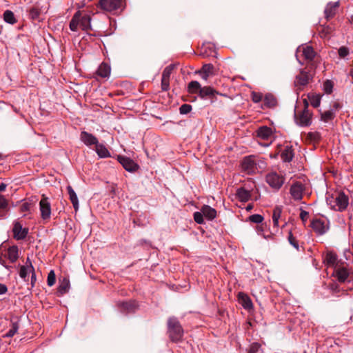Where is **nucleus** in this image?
<instances>
[{
  "instance_id": "f257e3e1",
  "label": "nucleus",
  "mask_w": 353,
  "mask_h": 353,
  "mask_svg": "<svg viewBox=\"0 0 353 353\" xmlns=\"http://www.w3.org/2000/svg\"><path fill=\"white\" fill-rule=\"evenodd\" d=\"M90 21V15L84 14L82 16L80 12H77L70 22V29L72 31H77L79 26L83 30H88L91 28Z\"/></svg>"
},
{
  "instance_id": "f03ea898",
  "label": "nucleus",
  "mask_w": 353,
  "mask_h": 353,
  "mask_svg": "<svg viewBox=\"0 0 353 353\" xmlns=\"http://www.w3.org/2000/svg\"><path fill=\"white\" fill-rule=\"evenodd\" d=\"M168 333L172 341L177 342L182 339L183 331L176 318H170L168 321Z\"/></svg>"
},
{
  "instance_id": "7ed1b4c3",
  "label": "nucleus",
  "mask_w": 353,
  "mask_h": 353,
  "mask_svg": "<svg viewBox=\"0 0 353 353\" xmlns=\"http://www.w3.org/2000/svg\"><path fill=\"white\" fill-rule=\"evenodd\" d=\"M99 8L103 11L117 13L124 8L123 0H100Z\"/></svg>"
},
{
  "instance_id": "20e7f679",
  "label": "nucleus",
  "mask_w": 353,
  "mask_h": 353,
  "mask_svg": "<svg viewBox=\"0 0 353 353\" xmlns=\"http://www.w3.org/2000/svg\"><path fill=\"white\" fill-rule=\"evenodd\" d=\"M305 109L300 113L295 114L296 122L301 126H307L311 124L312 114L307 110L308 102L307 99L303 101Z\"/></svg>"
},
{
  "instance_id": "39448f33",
  "label": "nucleus",
  "mask_w": 353,
  "mask_h": 353,
  "mask_svg": "<svg viewBox=\"0 0 353 353\" xmlns=\"http://www.w3.org/2000/svg\"><path fill=\"white\" fill-rule=\"evenodd\" d=\"M311 227L316 233L322 235L329 230V221L324 218L314 219L312 221Z\"/></svg>"
},
{
  "instance_id": "423d86ee",
  "label": "nucleus",
  "mask_w": 353,
  "mask_h": 353,
  "mask_svg": "<svg viewBox=\"0 0 353 353\" xmlns=\"http://www.w3.org/2000/svg\"><path fill=\"white\" fill-rule=\"evenodd\" d=\"M303 57L305 59L312 61L315 57V52L311 46L307 45H303L296 49V57L298 61L302 64L300 61V57Z\"/></svg>"
},
{
  "instance_id": "0eeeda50",
  "label": "nucleus",
  "mask_w": 353,
  "mask_h": 353,
  "mask_svg": "<svg viewBox=\"0 0 353 353\" xmlns=\"http://www.w3.org/2000/svg\"><path fill=\"white\" fill-rule=\"evenodd\" d=\"M241 168L246 174H253L258 171L256 158L253 156L245 157L241 162Z\"/></svg>"
},
{
  "instance_id": "6e6552de",
  "label": "nucleus",
  "mask_w": 353,
  "mask_h": 353,
  "mask_svg": "<svg viewBox=\"0 0 353 353\" xmlns=\"http://www.w3.org/2000/svg\"><path fill=\"white\" fill-rule=\"evenodd\" d=\"M333 274L341 283H352V286L349 288V290L353 289V278L350 275V272L345 268L338 267L335 268Z\"/></svg>"
},
{
  "instance_id": "1a4fd4ad",
  "label": "nucleus",
  "mask_w": 353,
  "mask_h": 353,
  "mask_svg": "<svg viewBox=\"0 0 353 353\" xmlns=\"http://www.w3.org/2000/svg\"><path fill=\"white\" fill-rule=\"evenodd\" d=\"M266 182L274 190H279L284 183V178L276 172H270L266 176Z\"/></svg>"
},
{
  "instance_id": "9d476101",
  "label": "nucleus",
  "mask_w": 353,
  "mask_h": 353,
  "mask_svg": "<svg viewBox=\"0 0 353 353\" xmlns=\"http://www.w3.org/2000/svg\"><path fill=\"white\" fill-rule=\"evenodd\" d=\"M39 208L41 212V218L44 220L50 218L51 215V205L48 201V198L43 196L39 202Z\"/></svg>"
},
{
  "instance_id": "9b49d317",
  "label": "nucleus",
  "mask_w": 353,
  "mask_h": 353,
  "mask_svg": "<svg viewBox=\"0 0 353 353\" xmlns=\"http://www.w3.org/2000/svg\"><path fill=\"white\" fill-rule=\"evenodd\" d=\"M117 159L124 169L128 172H135L139 169V165L128 157L118 156Z\"/></svg>"
},
{
  "instance_id": "f8f14e48",
  "label": "nucleus",
  "mask_w": 353,
  "mask_h": 353,
  "mask_svg": "<svg viewBox=\"0 0 353 353\" xmlns=\"http://www.w3.org/2000/svg\"><path fill=\"white\" fill-rule=\"evenodd\" d=\"M304 185L301 182L294 183L290 188V194L296 201H300L303 197Z\"/></svg>"
},
{
  "instance_id": "ddd939ff",
  "label": "nucleus",
  "mask_w": 353,
  "mask_h": 353,
  "mask_svg": "<svg viewBox=\"0 0 353 353\" xmlns=\"http://www.w3.org/2000/svg\"><path fill=\"white\" fill-rule=\"evenodd\" d=\"M312 78V75L308 74L307 72L304 70H301L296 77V80L294 81L295 86L297 87L298 89L301 90L302 87L306 85L310 79Z\"/></svg>"
},
{
  "instance_id": "4468645a",
  "label": "nucleus",
  "mask_w": 353,
  "mask_h": 353,
  "mask_svg": "<svg viewBox=\"0 0 353 353\" xmlns=\"http://www.w3.org/2000/svg\"><path fill=\"white\" fill-rule=\"evenodd\" d=\"M12 231L14 237L17 240L24 239L28 232V230L26 228H23L22 225L18 222L14 223Z\"/></svg>"
},
{
  "instance_id": "2eb2a0df",
  "label": "nucleus",
  "mask_w": 353,
  "mask_h": 353,
  "mask_svg": "<svg viewBox=\"0 0 353 353\" xmlns=\"http://www.w3.org/2000/svg\"><path fill=\"white\" fill-rule=\"evenodd\" d=\"M80 139L84 144H85L88 146L96 145L99 142L96 137L85 131H83L81 132Z\"/></svg>"
},
{
  "instance_id": "dca6fc26",
  "label": "nucleus",
  "mask_w": 353,
  "mask_h": 353,
  "mask_svg": "<svg viewBox=\"0 0 353 353\" xmlns=\"http://www.w3.org/2000/svg\"><path fill=\"white\" fill-rule=\"evenodd\" d=\"M335 202L338 210L342 211L348 205V197L343 192H339L335 198Z\"/></svg>"
},
{
  "instance_id": "f3484780",
  "label": "nucleus",
  "mask_w": 353,
  "mask_h": 353,
  "mask_svg": "<svg viewBox=\"0 0 353 353\" xmlns=\"http://www.w3.org/2000/svg\"><path fill=\"white\" fill-rule=\"evenodd\" d=\"M238 301L239 303L245 308V310H250L253 307L252 302L250 298L243 292H239L238 294Z\"/></svg>"
},
{
  "instance_id": "a211bd4d",
  "label": "nucleus",
  "mask_w": 353,
  "mask_h": 353,
  "mask_svg": "<svg viewBox=\"0 0 353 353\" xmlns=\"http://www.w3.org/2000/svg\"><path fill=\"white\" fill-rule=\"evenodd\" d=\"M324 263L329 267L334 268V269L338 268V259L335 253L332 252H328L325 258Z\"/></svg>"
},
{
  "instance_id": "6ab92c4d",
  "label": "nucleus",
  "mask_w": 353,
  "mask_h": 353,
  "mask_svg": "<svg viewBox=\"0 0 353 353\" xmlns=\"http://www.w3.org/2000/svg\"><path fill=\"white\" fill-rule=\"evenodd\" d=\"M257 136L263 140H269L272 137V130L267 126H262L257 130Z\"/></svg>"
},
{
  "instance_id": "aec40b11",
  "label": "nucleus",
  "mask_w": 353,
  "mask_h": 353,
  "mask_svg": "<svg viewBox=\"0 0 353 353\" xmlns=\"http://www.w3.org/2000/svg\"><path fill=\"white\" fill-rule=\"evenodd\" d=\"M34 271V268L30 262V259H28L26 263V265H23L20 268L19 275L24 280L26 279L28 275Z\"/></svg>"
},
{
  "instance_id": "412c9836",
  "label": "nucleus",
  "mask_w": 353,
  "mask_h": 353,
  "mask_svg": "<svg viewBox=\"0 0 353 353\" xmlns=\"http://www.w3.org/2000/svg\"><path fill=\"white\" fill-rule=\"evenodd\" d=\"M201 211L203 214L204 216L209 220H212L216 216V210L210 205H204L201 208Z\"/></svg>"
},
{
  "instance_id": "4be33fe9",
  "label": "nucleus",
  "mask_w": 353,
  "mask_h": 353,
  "mask_svg": "<svg viewBox=\"0 0 353 353\" xmlns=\"http://www.w3.org/2000/svg\"><path fill=\"white\" fill-rule=\"evenodd\" d=\"M281 157L285 162H290L294 157L292 146L287 145L281 152Z\"/></svg>"
},
{
  "instance_id": "5701e85b",
  "label": "nucleus",
  "mask_w": 353,
  "mask_h": 353,
  "mask_svg": "<svg viewBox=\"0 0 353 353\" xmlns=\"http://www.w3.org/2000/svg\"><path fill=\"white\" fill-rule=\"evenodd\" d=\"M111 69L110 66L105 63H102L97 71V74L103 78L108 77L110 74Z\"/></svg>"
},
{
  "instance_id": "b1692460",
  "label": "nucleus",
  "mask_w": 353,
  "mask_h": 353,
  "mask_svg": "<svg viewBox=\"0 0 353 353\" xmlns=\"http://www.w3.org/2000/svg\"><path fill=\"white\" fill-rule=\"evenodd\" d=\"M95 151L100 158H107L111 156L107 148L99 142L95 145Z\"/></svg>"
},
{
  "instance_id": "393cba45",
  "label": "nucleus",
  "mask_w": 353,
  "mask_h": 353,
  "mask_svg": "<svg viewBox=\"0 0 353 353\" xmlns=\"http://www.w3.org/2000/svg\"><path fill=\"white\" fill-rule=\"evenodd\" d=\"M19 257V249L16 245L10 247L7 250V258L12 263L15 262Z\"/></svg>"
},
{
  "instance_id": "a878e982",
  "label": "nucleus",
  "mask_w": 353,
  "mask_h": 353,
  "mask_svg": "<svg viewBox=\"0 0 353 353\" xmlns=\"http://www.w3.org/2000/svg\"><path fill=\"white\" fill-rule=\"evenodd\" d=\"M282 213V208L281 206H276L272 213V223L274 228H278L279 226V219Z\"/></svg>"
},
{
  "instance_id": "bb28decb",
  "label": "nucleus",
  "mask_w": 353,
  "mask_h": 353,
  "mask_svg": "<svg viewBox=\"0 0 353 353\" xmlns=\"http://www.w3.org/2000/svg\"><path fill=\"white\" fill-rule=\"evenodd\" d=\"M67 190L69 194L70 200L71 201L75 211H77L79 209V200L77 195L72 188L70 185L67 187Z\"/></svg>"
},
{
  "instance_id": "cd10ccee",
  "label": "nucleus",
  "mask_w": 353,
  "mask_h": 353,
  "mask_svg": "<svg viewBox=\"0 0 353 353\" xmlns=\"http://www.w3.org/2000/svg\"><path fill=\"white\" fill-rule=\"evenodd\" d=\"M8 212V201L3 195L0 194V219L6 216Z\"/></svg>"
},
{
  "instance_id": "c85d7f7f",
  "label": "nucleus",
  "mask_w": 353,
  "mask_h": 353,
  "mask_svg": "<svg viewBox=\"0 0 353 353\" xmlns=\"http://www.w3.org/2000/svg\"><path fill=\"white\" fill-rule=\"evenodd\" d=\"M236 195L238 199L242 202H246L250 198V192L243 188L237 189Z\"/></svg>"
},
{
  "instance_id": "c756f323",
  "label": "nucleus",
  "mask_w": 353,
  "mask_h": 353,
  "mask_svg": "<svg viewBox=\"0 0 353 353\" xmlns=\"http://www.w3.org/2000/svg\"><path fill=\"white\" fill-rule=\"evenodd\" d=\"M339 7V2L335 3H330L327 5L325 10V14L327 19L332 17L335 12L336 8Z\"/></svg>"
},
{
  "instance_id": "7c9ffc66",
  "label": "nucleus",
  "mask_w": 353,
  "mask_h": 353,
  "mask_svg": "<svg viewBox=\"0 0 353 353\" xmlns=\"http://www.w3.org/2000/svg\"><path fill=\"white\" fill-rule=\"evenodd\" d=\"M217 92H216L215 90H214L212 88L210 87V86H205V87H201V90H200V92L199 93V96L203 99V98H205L207 97H212V96H214L215 94H216Z\"/></svg>"
},
{
  "instance_id": "2f4dec72",
  "label": "nucleus",
  "mask_w": 353,
  "mask_h": 353,
  "mask_svg": "<svg viewBox=\"0 0 353 353\" xmlns=\"http://www.w3.org/2000/svg\"><path fill=\"white\" fill-rule=\"evenodd\" d=\"M123 312H130L137 307V304L134 301L130 302H123L120 305Z\"/></svg>"
},
{
  "instance_id": "473e14b6",
  "label": "nucleus",
  "mask_w": 353,
  "mask_h": 353,
  "mask_svg": "<svg viewBox=\"0 0 353 353\" xmlns=\"http://www.w3.org/2000/svg\"><path fill=\"white\" fill-rule=\"evenodd\" d=\"M307 98L311 103V105L314 108H317L319 106L321 103V95L316 94H309L307 95Z\"/></svg>"
},
{
  "instance_id": "72a5a7b5",
  "label": "nucleus",
  "mask_w": 353,
  "mask_h": 353,
  "mask_svg": "<svg viewBox=\"0 0 353 353\" xmlns=\"http://www.w3.org/2000/svg\"><path fill=\"white\" fill-rule=\"evenodd\" d=\"M188 92L192 94L199 93L201 88V84L196 81H192L188 84Z\"/></svg>"
},
{
  "instance_id": "f704fd0d",
  "label": "nucleus",
  "mask_w": 353,
  "mask_h": 353,
  "mask_svg": "<svg viewBox=\"0 0 353 353\" xmlns=\"http://www.w3.org/2000/svg\"><path fill=\"white\" fill-rule=\"evenodd\" d=\"M69 288L70 281L68 279L64 278L59 286L58 292L61 294H63L68 291Z\"/></svg>"
},
{
  "instance_id": "c9c22d12",
  "label": "nucleus",
  "mask_w": 353,
  "mask_h": 353,
  "mask_svg": "<svg viewBox=\"0 0 353 353\" xmlns=\"http://www.w3.org/2000/svg\"><path fill=\"white\" fill-rule=\"evenodd\" d=\"M3 19L6 23L14 24L16 23V19L14 13L10 10H6L3 13Z\"/></svg>"
},
{
  "instance_id": "e433bc0d",
  "label": "nucleus",
  "mask_w": 353,
  "mask_h": 353,
  "mask_svg": "<svg viewBox=\"0 0 353 353\" xmlns=\"http://www.w3.org/2000/svg\"><path fill=\"white\" fill-rule=\"evenodd\" d=\"M19 330V324L17 322L12 323V327L9 331L4 335V337H12Z\"/></svg>"
},
{
  "instance_id": "4c0bfd02",
  "label": "nucleus",
  "mask_w": 353,
  "mask_h": 353,
  "mask_svg": "<svg viewBox=\"0 0 353 353\" xmlns=\"http://www.w3.org/2000/svg\"><path fill=\"white\" fill-rule=\"evenodd\" d=\"M174 68V65H169L168 66L165 67L164 69L163 74H162V78L164 79H168L170 80V75Z\"/></svg>"
},
{
  "instance_id": "58836bf2",
  "label": "nucleus",
  "mask_w": 353,
  "mask_h": 353,
  "mask_svg": "<svg viewBox=\"0 0 353 353\" xmlns=\"http://www.w3.org/2000/svg\"><path fill=\"white\" fill-rule=\"evenodd\" d=\"M213 69H214L213 65H212L210 63L205 64L203 65L201 69L200 70H199L197 72H202V73L208 74H210L212 76V75H213Z\"/></svg>"
},
{
  "instance_id": "ea45409f",
  "label": "nucleus",
  "mask_w": 353,
  "mask_h": 353,
  "mask_svg": "<svg viewBox=\"0 0 353 353\" xmlns=\"http://www.w3.org/2000/svg\"><path fill=\"white\" fill-rule=\"evenodd\" d=\"M333 118L334 112L332 110L325 111L321 114V119L325 122H327L332 120Z\"/></svg>"
},
{
  "instance_id": "a19ab883",
  "label": "nucleus",
  "mask_w": 353,
  "mask_h": 353,
  "mask_svg": "<svg viewBox=\"0 0 353 353\" xmlns=\"http://www.w3.org/2000/svg\"><path fill=\"white\" fill-rule=\"evenodd\" d=\"M56 276L54 272L51 270L48 275L47 283L49 286H52L55 283Z\"/></svg>"
},
{
  "instance_id": "79ce46f5",
  "label": "nucleus",
  "mask_w": 353,
  "mask_h": 353,
  "mask_svg": "<svg viewBox=\"0 0 353 353\" xmlns=\"http://www.w3.org/2000/svg\"><path fill=\"white\" fill-rule=\"evenodd\" d=\"M289 243L297 250L299 249V243L296 238L293 236L292 232L289 233L288 236Z\"/></svg>"
},
{
  "instance_id": "37998d69",
  "label": "nucleus",
  "mask_w": 353,
  "mask_h": 353,
  "mask_svg": "<svg viewBox=\"0 0 353 353\" xmlns=\"http://www.w3.org/2000/svg\"><path fill=\"white\" fill-rule=\"evenodd\" d=\"M203 216H204V215L201 211L196 212L194 213V219L195 222H196L199 224L203 223V222H204Z\"/></svg>"
},
{
  "instance_id": "c03bdc74",
  "label": "nucleus",
  "mask_w": 353,
  "mask_h": 353,
  "mask_svg": "<svg viewBox=\"0 0 353 353\" xmlns=\"http://www.w3.org/2000/svg\"><path fill=\"white\" fill-rule=\"evenodd\" d=\"M32 206V203L31 201H25L23 203L20 207L21 211L22 212H27L30 211L31 208Z\"/></svg>"
},
{
  "instance_id": "a18cd8bd",
  "label": "nucleus",
  "mask_w": 353,
  "mask_h": 353,
  "mask_svg": "<svg viewBox=\"0 0 353 353\" xmlns=\"http://www.w3.org/2000/svg\"><path fill=\"white\" fill-rule=\"evenodd\" d=\"M249 220L255 223H261L263 221V217L258 214L251 215Z\"/></svg>"
},
{
  "instance_id": "49530a36",
  "label": "nucleus",
  "mask_w": 353,
  "mask_h": 353,
  "mask_svg": "<svg viewBox=\"0 0 353 353\" xmlns=\"http://www.w3.org/2000/svg\"><path fill=\"white\" fill-rule=\"evenodd\" d=\"M192 110V106L190 104H183L179 108L181 114H186Z\"/></svg>"
},
{
  "instance_id": "de8ad7c7",
  "label": "nucleus",
  "mask_w": 353,
  "mask_h": 353,
  "mask_svg": "<svg viewBox=\"0 0 353 353\" xmlns=\"http://www.w3.org/2000/svg\"><path fill=\"white\" fill-rule=\"evenodd\" d=\"M39 11L36 8H32L30 10L29 16L32 19H37L39 17Z\"/></svg>"
},
{
  "instance_id": "09e8293b",
  "label": "nucleus",
  "mask_w": 353,
  "mask_h": 353,
  "mask_svg": "<svg viewBox=\"0 0 353 353\" xmlns=\"http://www.w3.org/2000/svg\"><path fill=\"white\" fill-rule=\"evenodd\" d=\"M264 226L263 225H258L256 227V232L259 235L262 236L264 239H268L270 238V235L266 236L263 234Z\"/></svg>"
},
{
  "instance_id": "8fccbe9b",
  "label": "nucleus",
  "mask_w": 353,
  "mask_h": 353,
  "mask_svg": "<svg viewBox=\"0 0 353 353\" xmlns=\"http://www.w3.org/2000/svg\"><path fill=\"white\" fill-rule=\"evenodd\" d=\"M348 54H349V50L347 48L343 46L339 49V55L340 57L344 58Z\"/></svg>"
},
{
  "instance_id": "3c124183",
  "label": "nucleus",
  "mask_w": 353,
  "mask_h": 353,
  "mask_svg": "<svg viewBox=\"0 0 353 353\" xmlns=\"http://www.w3.org/2000/svg\"><path fill=\"white\" fill-rule=\"evenodd\" d=\"M161 88L163 91H167L170 88V80L161 79Z\"/></svg>"
},
{
  "instance_id": "603ef678",
  "label": "nucleus",
  "mask_w": 353,
  "mask_h": 353,
  "mask_svg": "<svg viewBox=\"0 0 353 353\" xmlns=\"http://www.w3.org/2000/svg\"><path fill=\"white\" fill-rule=\"evenodd\" d=\"M259 347L260 345L259 343H252L250 347L249 353H256V352H258Z\"/></svg>"
},
{
  "instance_id": "864d4df0",
  "label": "nucleus",
  "mask_w": 353,
  "mask_h": 353,
  "mask_svg": "<svg viewBox=\"0 0 353 353\" xmlns=\"http://www.w3.org/2000/svg\"><path fill=\"white\" fill-rule=\"evenodd\" d=\"M308 217V212L301 210L300 213V218L303 221V222L305 223Z\"/></svg>"
},
{
  "instance_id": "5fc2aeb1",
  "label": "nucleus",
  "mask_w": 353,
  "mask_h": 353,
  "mask_svg": "<svg viewBox=\"0 0 353 353\" xmlns=\"http://www.w3.org/2000/svg\"><path fill=\"white\" fill-rule=\"evenodd\" d=\"M324 88L327 93H330L332 89V85L330 81H327L324 84Z\"/></svg>"
},
{
  "instance_id": "6e6d98bb",
  "label": "nucleus",
  "mask_w": 353,
  "mask_h": 353,
  "mask_svg": "<svg viewBox=\"0 0 353 353\" xmlns=\"http://www.w3.org/2000/svg\"><path fill=\"white\" fill-rule=\"evenodd\" d=\"M330 290L333 292H339L341 290L339 289V287L338 286L337 284L336 283H333L330 285Z\"/></svg>"
},
{
  "instance_id": "4d7b16f0",
  "label": "nucleus",
  "mask_w": 353,
  "mask_h": 353,
  "mask_svg": "<svg viewBox=\"0 0 353 353\" xmlns=\"http://www.w3.org/2000/svg\"><path fill=\"white\" fill-rule=\"evenodd\" d=\"M8 288L6 285L0 283V295L4 294L7 292Z\"/></svg>"
},
{
  "instance_id": "13d9d810",
  "label": "nucleus",
  "mask_w": 353,
  "mask_h": 353,
  "mask_svg": "<svg viewBox=\"0 0 353 353\" xmlns=\"http://www.w3.org/2000/svg\"><path fill=\"white\" fill-rule=\"evenodd\" d=\"M198 73L201 75V78H202L203 80H205V81H207V80H208V77L211 76V75H210V74H205V73H202V72H198Z\"/></svg>"
},
{
  "instance_id": "bf43d9fd",
  "label": "nucleus",
  "mask_w": 353,
  "mask_h": 353,
  "mask_svg": "<svg viewBox=\"0 0 353 353\" xmlns=\"http://www.w3.org/2000/svg\"><path fill=\"white\" fill-rule=\"evenodd\" d=\"M32 273V276H31V283H32V285H34V283L36 281V275H35V273H34V270L33 272H31Z\"/></svg>"
},
{
  "instance_id": "052dcab7",
  "label": "nucleus",
  "mask_w": 353,
  "mask_h": 353,
  "mask_svg": "<svg viewBox=\"0 0 353 353\" xmlns=\"http://www.w3.org/2000/svg\"><path fill=\"white\" fill-rule=\"evenodd\" d=\"M276 103V101L273 97H271V100L268 102L270 106H274Z\"/></svg>"
},
{
  "instance_id": "680f3d73",
  "label": "nucleus",
  "mask_w": 353,
  "mask_h": 353,
  "mask_svg": "<svg viewBox=\"0 0 353 353\" xmlns=\"http://www.w3.org/2000/svg\"><path fill=\"white\" fill-rule=\"evenodd\" d=\"M6 187H7L6 184L1 183L0 184V192L4 191L6 188Z\"/></svg>"
},
{
  "instance_id": "e2e57ef3",
  "label": "nucleus",
  "mask_w": 353,
  "mask_h": 353,
  "mask_svg": "<svg viewBox=\"0 0 353 353\" xmlns=\"http://www.w3.org/2000/svg\"><path fill=\"white\" fill-rule=\"evenodd\" d=\"M252 208H253V205H252V204H249V205L246 207V210H247L248 211H250V210H251L252 209Z\"/></svg>"
},
{
  "instance_id": "0e129e2a",
  "label": "nucleus",
  "mask_w": 353,
  "mask_h": 353,
  "mask_svg": "<svg viewBox=\"0 0 353 353\" xmlns=\"http://www.w3.org/2000/svg\"><path fill=\"white\" fill-rule=\"evenodd\" d=\"M350 76L352 77L353 82V68L350 70Z\"/></svg>"
},
{
  "instance_id": "69168bd1",
  "label": "nucleus",
  "mask_w": 353,
  "mask_h": 353,
  "mask_svg": "<svg viewBox=\"0 0 353 353\" xmlns=\"http://www.w3.org/2000/svg\"><path fill=\"white\" fill-rule=\"evenodd\" d=\"M254 101L255 102H258L259 101V99L258 97H256V98L254 99Z\"/></svg>"
},
{
  "instance_id": "338daca9",
  "label": "nucleus",
  "mask_w": 353,
  "mask_h": 353,
  "mask_svg": "<svg viewBox=\"0 0 353 353\" xmlns=\"http://www.w3.org/2000/svg\"><path fill=\"white\" fill-rule=\"evenodd\" d=\"M270 143H264V144H263V145H264V146H268V145H270Z\"/></svg>"
},
{
  "instance_id": "774afa93",
  "label": "nucleus",
  "mask_w": 353,
  "mask_h": 353,
  "mask_svg": "<svg viewBox=\"0 0 353 353\" xmlns=\"http://www.w3.org/2000/svg\"><path fill=\"white\" fill-rule=\"evenodd\" d=\"M352 23H353V17L352 18V21H351Z\"/></svg>"
}]
</instances>
